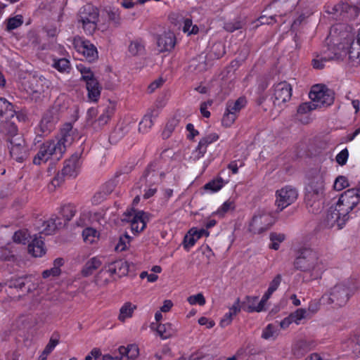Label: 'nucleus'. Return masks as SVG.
Here are the masks:
<instances>
[{
  "mask_svg": "<svg viewBox=\"0 0 360 360\" xmlns=\"http://www.w3.org/2000/svg\"><path fill=\"white\" fill-rule=\"evenodd\" d=\"M281 282V275H277L274 278V279L270 282L269 288L266 292L264 294V300H268L271 295L274 292L280 285Z\"/></svg>",
  "mask_w": 360,
  "mask_h": 360,
  "instance_id": "45",
  "label": "nucleus"
},
{
  "mask_svg": "<svg viewBox=\"0 0 360 360\" xmlns=\"http://www.w3.org/2000/svg\"><path fill=\"white\" fill-rule=\"evenodd\" d=\"M158 115L159 112L157 109H150L139 123V131L146 133L153 125V120Z\"/></svg>",
  "mask_w": 360,
  "mask_h": 360,
  "instance_id": "24",
  "label": "nucleus"
},
{
  "mask_svg": "<svg viewBox=\"0 0 360 360\" xmlns=\"http://www.w3.org/2000/svg\"><path fill=\"white\" fill-rule=\"evenodd\" d=\"M31 277L27 276L11 278L8 281V285L11 288L22 290L31 281Z\"/></svg>",
  "mask_w": 360,
  "mask_h": 360,
  "instance_id": "41",
  "label": "nucleus"
},
{
  "mask_svg": "<svg viewBox=\"0 0 360 360\" xmlns=\"http://www.w3.org/2000/svg\"><path fill=\"white\" fill-rule=\"evenodd\" d=\"M266 302L263 296L259 302L257 297H247L244 309L248 312H260L265 309Z\"/></svg>",
  "mask_w": 360,
  "mask_h": 360,
  "instance_id": "27",
  "label": "nucleus"
},
{
  "mask_svg": "<svg viewBox=\"0 0 360 360\" xmlns=\"http://www.w3.org/2000/svg\"><path fill=\"white\" fill-rule=\"evenodd\" d=\"M63 259L62 258H57L53 262V266L50 269L45 270L42 272V276L44 278L49 277H55L60 274V266L63 265Z\"/></svg>",
  "mask_w": 360,
  "mask_h": 360,
  "instance_id": "38",
  "label": "nucleus"
},
{
  "mask_svg": "<svg viewBox=\"0 0 360 360\" xmlns=\"http://www.w3.org/2000/svg\"><path fill=\"white\" fill-rule=\"evenodd\" d=\"M297 198V191L292 187L286 186L276 192V205L281 211L293 203Z\"/></svg>",
  "mask_w": 360,
  "mask_h": 360,
  "instance_id": "15",
  "label": "nucleus"
},
{
  "mask_svg": "<svg viewBox=\"0 0 360 360\" xmlns=\"http://www.w3.org/2000/svg\"><path fill=\"white\" fill-rule=\"evenodd\" d=\"M187 302L191 305H196L198 304L200 306L205 305L206 301L204 295L202 293H198L196 295H193L189 296L187 298Z\"/></svg>",
  "mask_w": 360,
  "mask_h": 360,
  "instance_id": "59",
  "label": "nucleus"
},
{
  "mask_svg": "<svg viewBox=\"0 0 360 360\" xmlns=\"http://www.w3.org/2000/svg\"><path fill=\"white\" fill-rule=\"evenodd\" d=\"M317 108L313 103V101L311 100L310 102L308 103H304L301 104L297 109V113L298 115H303L307 114L310 111L316 109Z\"/></svg>",
  "mask_w": 360,
  "mask_h": 360,
  "instance_id": "62",
  "label": "nucleus"
},
{
  "mask_svg": "<svg viewBox=\"0 0 360 360\" xmlns=\"http://www.w3.org/2000/svg\"><path fill=\"white\" fill-rule=\"evenodd\" d=\"M27 276H30L32 278L31 281L25 286L27 288V292L29 294H32V298L34 295H37L38 292H41L44 295V301L46 299V293L45 291L44 290L43 282L39 281L32 275H27Z\"/></svg>",
  "mask_w": 360,
  "mask_h": 360,
  "instance_id": "28",
  "label": "nucleus"
},
{
  "mask_svg": "<svg viewBox=\"0 0 360 360\" xmlns=\"http://www.w3.org/2000/svg\"><path fill=\"white\" fill-rule=\"evenodd\" d=\"M158 46L160 51H169L173 49L175 45V36L172 32H165L158 39Z\"/></svg>",
  "mask_w": 360,
  "mask_h": 360,
  "instance_id": "22",
  "label": "nucleus"
},
{
  "mask_svg": "<svg viewBox=\"0 0 360 360\" xmlns=\"http://www.w3.org/2000/svg\"><path fill=\"white\" fill-rule=\"evenodd\" d=\"M131 237L128 234H124L120 237L119 241L115 246L117 251H124L127 249L129 245Z\"/></svg>",
  "mask_w": 360,
  "mask_h": 360,
  "instance_id": "58",
  "label": "nucleus"
},
{
  "mask_svg": "<svg viewBox=\"0 0 360 360\" xmlns=\"http://www.w3.org/2000/svg\"><path fill=\"white\" fill-rule=\"evenodd\" d=\"M119 354L126 356L128 359H135L139 355V349L135 344H131L127 347L121 346L118 348Z\"/></svg>",
  "mask_w": 360,
  "mask_h": 360,
  "instance_id": "35",
  "label": "nucleus"
},
{
  "mask_svg": "<svg viewBox=\"0 0 360 360\" xmlns=\"http://www.w3.org/2000/svg\"><path fill=\"white\" fill-rule=\"evenodd\" d=\"M149 220V214L147 212L131 209L124 214L123 221L130 223L131 230L134 233L143 231Z\"/></svg>",
  "mask_w": 360,
  "mask_h": 360,
  "instance_id": "12",
  "label": "nucleus"
},
{
  "mask_svg": "<svg viewBox=\"0 0 360 360\" xmlns=\"http://www.w3.org/2000/svg\"><path fill=\"white\" fill-rule=\"evenodd\" d=\"M137 308V306L131 302H124L120 308L117 319L122 323H125L129 319H131Z\"/></svg>",
  "mask_w": 360,
  "mask_h": 360,
  "instance_id": "26",
  "label": "nucleus"
},
{
  "mask_svg": "<svg viewBox=\"0 0 360 360\" xmlns=\"http://www.w3.org/2000/svg\"><path fill=\"white\" fill-rule=\"evenodd\" d=\"M53 66L60 72H66L70 68V62L66 58L54 60Z\"/></svg>",
  "mask_w": 360,
  "mask_h": 360,
  "instance_id": "60",
  "label": "nucleus"
},
{
  "mask_svg": "<svg viewBox=\"0 0 360 360\" xmlns=\"http://www.w3.org/2000/svg\"><path fill=\"white\" fill-rule=\"evenodd\" d=\"M79 167V157L77 154L73 155L68 160L65 161L61 171L63 178L75 179L77 177Z\"/></svg>",
  "mask_w": 360,
  "mask_h": 360,
  "instance_id": "19",
  "label": "nucleus"
},
{
  "mask_svg": "<svg viewBox=\"0 0 360 360\" xmlns=\"http://www.w3.org/2000/svg\"><path fill=\"white\" fill-rule=\"evenodd\" d=\"M292 86L287 82H281L274 86L273 103L276 108L282 110L292 97Z\"/></svg>",
  "mask_w": 360,
  "mask_h": 360,
  "instance_id": "11",
  "label": "nucleus"
},
{
  "mask_svg": "<svg viewBox=\"0 0 360 360\" xmlns=\"http://www.w3.org/2000/svg\"><path fill=\"white\" fill-rule=\"evenodd\" d=\"M74 46L77 52L84 56L89 62L95 61L98 58L97 49L90 41L75 39L74 40Z\"/></svg>",
  "mask_w": 360,
  "mask_h": 360,
  "instance_id": "16",
  "label": "nucleus"
},
{
  "mask_svg": "<svg viewBox=\"0 0 360 360\" xmlns=\"http://www.w3.org/2000/svg\"><path fill=\"white\" fill-rule=\"evenodd\" d=\"M44 302V295L38 292L30 300L27 306V310L20 313L16 318L15 322L18 327L25 328L35 326L38 322L34 312L41 308Z\"/></svg>",
  "mask_w": 360,
  "mask_h": 360,
  "instance_id": "6",
  "label": "nucleus"
},
{
  "mask_svg": "<svg viewBox=\"0 0 360 360\" xmlns=\"http://www.w3.org/2000/svg\"><path fill=\"white\" fill-rule=\"evenodd\" d=\"M269 238L271 240L269 248L277 250L280 248V244L285 239V236L282 233L272 232L269 235Z\"/></svg>",
  "mask_w": 360,
  "mask_h": 360,
  "instance_id": "44",
  "label": "nucleus"
},
{
  "mask_svg": "<svg viewBox=\"0 0 360 360\" xmlns=\"http://www.w3.org/2000/svg\"><path fill=\"white\" fill-rule=\"evenodd\" d=\"M297 269L308 274L311 280L321 278L327 269L326 263L319 256L316 251L309 248H302L294 262Z\"/></svg>",
  "mask_w": 360,
  "mask_h": 360,
  "instance_id": "3",
  "label": "nucleus"
},
{
  "mask_svg": "<svg viewBox=\"0 0 360 360\" xmlns=\"http://www.w3.org/2000/svg\"><path fill=\"white\" fill-rule=\"evenodd\" d=\"M218 139H219V136L217 134L212 133V134L207 135L204 138H202L200 141L199 143L201 146H205V148L207 149V147L209 144L217 141Z\"/></svg>",
  "mask_w": 360,
  "mask_h": 360,
  "instance_id": "63",
  "label": "nucleus"
},
{
  "mask_svg": "<svg viewBox=\"0 0 360 360\" xmlns=\"http://www.w3.org/2000/svg\"><path fill=\"white\" fill-rule=\"evenodd\" d=\"M86 89L88 91V98L91 101H97L101 95V86L96 80H91L86 84Z\"/></svg>",
  "mask_w": 360,
  "mask_h": 360,
  "instance_id": "34",
  "label": "nucleus"
},
{
  "mask_svg": "<svg viewBox=\"0 0 360 360\" xmlns=\"http://www.w3.org/2000/svg\"><path fill=\"white\" fill-rule=\"evenodd\" d=\"M336 58H338L336 53L330 55L324 53L323 56H316V57L312 60V65L315 69H322L324 68L326 62Z\"/></svg>",
  "mask_w": 360,
  "mask_h": 360,
  "instance_id": "42",
  "label": "nucleus"
},
{
  "mask_svg": "<svg viewBox=\"0 0 360 360\" xmlns=\"http://www.w3.org/2000/svg\"><path fill=\"white\" fill-rule=\"evenodd\" d=\"M309 98L317 108H324L333 103L334 93L324 85L316 84L312 86Z\"/></svg>",
  "mask_w": 360,
  "mask_h": 360,
  "instance_id": "8",
  "label": "nucleus"
},
{
  "mask_svg": "<svg viewBox=\"0 0 360 360\" xmlns=\"http://www.w3.org/2000/svg\"><path fill=\"white\" fill-rule=\"evenodd\" d=\"M182 31L188 35L196 34L199 31V28L196 25L193 24L191 19L186 18L183 22Z\"/></svg>",
  "mask_w": 360,
  "mask_h": 360,
  "instance_id": "51",
  "label": "nucleus"
},
{
  "mask_svg": "<svg viewBox=\"0 0 360 360\" xmlns=\"http://www.w3.org/2000/svg\"><path fill=\"white\" fill-rule=\"evenodd\" d=\"M212 51L214 56L217 58L222 57L225 53V47L223 44L215 43L212 48Z\"/></svg>",
  "mask_w": 360,
  "mask_h": 360,
  "instance_id": "64",
  "label": "nucleus"
},
{
  "mask_svg": "<svg viewBox=\"0 0 360 360\" xmlns=\"http://www.w3.org/2000/svg\"><path fill=\"white\" fill-rule=\"evenodd\" d=\"M60 214L65 222L71 220L76 213L75 207L73 205L68 204L63 205L60 209Z\"/></svg>",
  "mask_w": 360,
  "mask_h": 360,
  "instance_id": "47",
  "label": "nucleus"
},
{
  "mask_svg": "<svg viewBox=\"0 0 360 360\" xmlns=\"http://www.w3.org/2000/svg\"><path fill=\"white\" fill-rule=\"evenodd\" d=\"M15 115L13 105L4 98H0V119H11Z\"/></svg>",
  "mask_w": 360,
  "mask_h": 360,
  "instance_id": "33",
  "label": "nucleus"
},
{
  "mask_svg": "<svg viewBox=\"0 0 360 360\" xmlns=\"http://www.w3.org/2000/svg\"><path fill=\"white\" fill-rule=\"evenodd\" d=\"M98 16V10L91 4H86L80 8L78 21L86 34H92L96 30Z\"/></svg>",
  "mask_w": 360,
  "mask_h": 360,
  "instance_id": "7",
  "label": "nucleus"
},
{
  "mask_svg": "<svg viewBox=\"0 0 360 360\" xmlns=\"http://www.w3.org/2000/svg\"><path fill=\"white\" fill-rule=\"evenodd\" d=\"M290 315V319H292V321H294L297 325H300L303 319L310 318L308 314V311H307V309L304 308L297 309Z\"/></svg>",
  "mask_w": 360,
  "mask_h": 360,
  "instance_id": "46",
  "label": "nucleus"
},
{
  "mask_svg": "<svg viewBox=\"0 0 360 360\" xmlns=\"http://www.w3.org/2000/svg\"><path fill=\"white\" fill-rule=\"evenodd\" d=\"M94 220L90 213H82L77 221L78 226H86L82 231V236L84 242L89 245L98 243L101 236L100 232L96 228L88 226Z\"/></svg>",
  "mask_w": 360,
  "mask_h": 360,
  "instance_id": "9",
  "label": "nucleus"
},
{
  "mask_svg": "<svg viewBox=\"0 0 360 360\" xmlns=\"http://www.w3.org/2000/svg\"><path fill=\"white\" fill-rule=\"evenodd\" d=\"M246 100L243 97H240L236 101H229L226 103V109L232 112L233 113L238 116L240 111L245 106Z\"/></svg>",
  "mask_w": 360,
  "mask_h": 360,
  "instance_id": "36",
  "label": "nucleus"
},
{
  "mask_svg": "<svg viewBox=\"0 0 360 360\" xmlns=\"http://www.w3.org/2000/svg\"><path fill=\"white\" fill-rule=\"evenodd\" d=\"M156 331L162 339L166 340L174 336L176 333L177 330L174 324L166 323L158 324Z\"/></svg>",
  "mask_w": 360,
  "mask_h": 360,
  "instance_id": "31",
  "label": "nucleus"
},
{
  "mask_svg": "<svg viewBox=\"0 0 360 360\" xmlns=\"http://www.w3.org/2000/svg\"><path fill=\"white\" fill-rule=\"evenodd\" d=\"M8 146L10 155L12 159L22 162L28 155V149L22 135H15L10 138Z\"/></svg>",
  "mask_w": 360,
  "mask_h": 360,
  "instance_id": "14",
  "label": "nucleus"
},
{
  "mask_svg": "<svg viewBox=\"0 0 360 360\" xmlns=\"http://www.w3.org/2000/svg\"><path fill=\"white\" fill-rule=\"evenodd\" d=\"M114 106L112 105H108L103 109L102 114L100 115L99 117L95 122L98 123V126H103L106 124L114 114Z\"/></svg>",
  "mask_w": 360,
  "mask_h": 360,
  "instance_id": "43",
  "label": "nucleus"
},
{
  "mask_svg": "<svg viewBox=\"0 0 360 360\" xmlns=\"http://www.w3.org/2000/svg\"><path fill=\"white\" fill-rule=\"evenodd\" d=\"M115 280V278L114 276L112 275V272L109 271V267L108 264H106L97 274L95 281L97 285L103 286L112 282Z\"/></svg>",
  "mask_w": 360,
  "mask_h": 360,
  "instance_id": "29",
  "label": "nucleus"
},
{
  "mask_svg": "<svg viewBox=\"0 0 360 360\" xmlns=\"http://www.w3.org/2000/svg\"><path fill=\"white\" fill-rule=\"evenodd\" d=\"M102 264V261L98 257H94L89 259L84 266L82 274L84 276H89L99 268Z\"/></svg>",
  "mask_w": 360,
  "mask_h": 360,
  "instance_id": "32",
  "label": "nucleus"
},
{
  "mask_svg": "<svg viewBox=\"0 0 360 360\" xmlns=\"http://www.w3.org/2000/svg\"><path fill=\"white\" fill-rule=\"evenodd\" d=\"M63 112L60 103L56 101L42 117L39 127L43 133H49L60 120Z\"/></svg>",
  "mask_w": 360,
  "mask_h": 360,
  "instance_id": "13",
  "label": "nucleus"
},
{
  "mask_svg": "<svg viewBox=\"0 0 360 360\" xmlns=\"http://www.w3.org/2000/svg\"><path fill=\"white\" fill-rule=\"evenodd\" d=\"M129 51L133 56L141 54L144 51V45L141 41H133L129 45Z\"/></svg>",
  "mask_w": 360,
  "mask_h": 360,
  "instance_id": "52",
  "label": "nucleus"
},
{
  "mask_svg": "<svg viewBox=\"0 0 360 360\" xmlns=\"http://www.w3.org/2000/svg\"><path fill=\"white\" fill-rule=\"evenodd\" d=\"M279 335L277 326L268 324L262 330V338L266 340H275Z\"/></svg>",
  "mask_w": 360,
  "mask_h": 360,
  "instance_id": "37",
  "label": "nucleus"
},
{
  "mask_svg": "<svg viewBox=\"0 0 360 360\" xmlns=\"http://www.w3.org/2000/svg\"><path fill=\"white\" fill-rule=\"evenodd\" d=\"M343 343L346 345V347L357 352L360 355V335L350 334L343 340Z\"/></svg>",
  "mask_w": 360,
  "mask_h": 360,
  "instance_id": "39",
  "label": "nucleus"
},
{
  "mask_svg": "<svg viewBox=\"0 0 360 360\" xmlns=\"http://www.w3.org/2000/svg\"><path fill=\"white\" fill-rule=\"evenodd\" d=\"M360 202V188L348 189L340 197L335 205L328 210L324 225L327 228L341 229L349 219V214Z\"/></svg>",
  "mask_w": 360,
  "mask_h": 360,
  "instance_id": "1",
  "label": "nucleus"
},
{
  "mask_svg": "<svg viewBox=\"0 0 360 360\" xmlns=\"http://www.w3.org/2000/svg\"><path fill=\"white\" fill-rule=\"evenodd\" d=\"M178 124H179V120L176 119V117H173V118L170 119L166 124V126H165L164 130L162 131V138L166 139H168L169 137H170V136L172 135V132L174 131V130L175 129V128L178 125Z\"/></svg>",
  "mask_w": 360,
  "mask_h": 360,
  "instance_id": "48",
  "label": "nucleus"
},
{
  "mask_svg": "<svg viewBox=\"0 0 360 360\" xmlns=\"http://www.w3.org/2000/svg\"><path fill=\"white\" fill-rule=\"evenodd\" d=\"M73 140L72 128L68 124L61 130L59 136L44 142L39 146L37 153L33 158V163L40 165L51 159L58 161L63 158L67 148L72 144Z\"/></svg>",
  "mask_w": 360,
  "mask_h": 360,
  "instance_id": "2",
  "label": "nucleus"
},
{
  "mask_svg": "<svg viewBox=\"0 0 360 360\" xmlns=\"http://www.w3.org/2000/svg\"><path fill=\"white\" fill-rule=\"evenodd\" d=\"M237 117L238 116H236L234 112L233 113L232 112H229L226 109L221 120L222 125L226 127H231L234 123Z\"/></svg>",
  "mask_w": 360,
  "mask_h": 360,
  "instance_id": "57",
  "label": "nucleus"
},
{
  "mask_svg": "<svg viewBox=\"0 0 360 360\" xmlns=\"http://www.w3.org/2000/svg\"><path fill=\"white\" fill-rule=\"evenodd\" d=\"M144 179H163L165 174L160 169V165L158 162L151 163L148 166L143 174Z\"/></svg>",
  "mask_w": 360,
  "mask_h": 360,
  "instance_id": "30",
  "label": "nucleus"
},
{
  "mask_svg": "<svg viewBox=\"0 0 360 360\" xmlns=\"http://www.w3.org/2000/svg\"><path fill=\"white\" fill-rule=\"evenodd\" d=\"M356 282H346L335 285L329 293L322 295V300L327 304H334L342 307L347 304L351 296L359 289Z\"/></svg>",
  "mask_w": 360,
  "mask_h": 360,
  "instance_id": "4",
  "label": "nucleus"
},
{
  "mask_svg": "<svg viewBox=\"0 0 360 360\" xmlns=\"http://www.w3.org/2000/svg\"><path fill=\"white\" fill-rule=\"evenodd\" d=\"M275 223V219L270 213L259 210L253 216L249 230L253 233H260L269 229Z\"/></svg>",
  "mask_w": 360,
  "mask_h": 360,
  "instance_id": "10",
  "label": "nucleus"
},
{
  "mask_svg": "<svg viewBox=\"0 0 360 360\" xmlns=\"http://www.w3.org/2000/svg\"><path fill=\"white\" fill-rule=\"evenodd\" d=\"M1 131L11 136V138L13 136L19 135L17 134V127L13 122H6L3 123L1 126Z\"/></svg>",
  "mask_w": 360,
  "mask_h": 360,
  "instance_id": "55",
  "label": "nucleus"
},
{
  "mask_svg": "<svg viewBox=\"0 0 360 360\" xmlns=\"http://www.w3.org/2000/svg\"><path fill=\"white\" fill-rule=\"evenodd\" d=\"M109 271L112 272L115 278L126 276L129 269V264L124 259H118L108 264Z\"/></svg>",
  "mask_w": 360,
  "mask_h": 360,
  "instance_id": "21",
  "label": "nucleus"
},
{
  "mask_svg": "<svg viewBox=\"0 0 360 360\" xmlns=\"http://www.w3.org/2000/svg\"><path fill=\"white\" fill-rule=\"evenodd\" d=\"M235 204L232 200L225 201L212 215L217 216L219 218H223L227 213L233 211Z\"/></svg>",
  "mask_w": 360,
  "mask_h": 360,
  "instance_id": "40",
  "label": "nucleus"
},
{
  "mask_svg": "<svg viewBox=\"0 0 360 360\" xmlns=\"http://www.w3.org/2000/svg\"><path fill=\"white\" fill-rule=\"evenodd\" d=\"M29 237L30 233L27 230H19L15 232L13 240L16 243L25 244Z\"/></svg>",
  "mask_w": 360,
  "mask_h": 360,
  "instance_id": "54",
  "label": "nucleus"
},
{
  "mask_svg": "<svg viewBox=\"0 0 360 360\" xmlns=\"http://www.w3.org/2000/svg\"><path fill=\"white\" fill-rule=\"evenodd\" d=\"M324 181H308L305 186V202L309 212L317 214L323 208Z\"/></svg>",
  "mask_w": 360,
  "mask_h": 360,
  "instance_id": "5",
  "label": "nucleus"
},
{
  "mask_svg": "<svg viewBox=\"0 0 360 360\" xmlns=\"http://www.w3.org/2000/svg\"><path fill=\"white\" fill-rule=\"evenodd\" d=\"M203 236H208L209 232L204 229H191L187 233V234L185 236L184 239V248L189 250L195 244L197 240Z\"/></svg>",
  "mask_w": 360,
  "mask_h": 360,
  "instance_id": "20",
  "label": "nucleus"
},
{
  "mask_svg": "<svg viewBox=\"0 0 360 360\" xmlns=\"http://www.w3.org/2000/svg\"><path fill=\"white\" fill-rule=\"evenodd\" d=\"M77 69L82 75V79L86 82V84L90 81L91 82V80H96L94 74L89 68H86L82 65H77Z\"/></svg>",
  "mask_w": 360,
  "mask_h": 360,
  "instance_id": "53",
  "label": "nucleus"
},
{
  "mask_svg": "<svg viewBox=\"0 0 360 360\" xmlns=\"http://www.w3.org/2000/svg\"><path fill=\"white\" fill-rule=\"evenodd\" d=\"M347 54L352 61L360 63V29L356 38L349 42Z\"/></svg>",
  "mask_w": 360,
  "mask_h": 360,
  "instance_id": "25",
  "label": "nucleus"
},
{
  "mask_svg": "<svg viewBox=\"0 0 360 360\" xmlns=\"http://www.w3.org/2000/svg\"><path fill=\"white\" fill-rule=\"evenodd\" d=\"M60 219L56 216H51L49 219L44 221H39L37 229L41 233L52 235L57 229L63 226Z\"/></svg>",
  "mask_w": 360,
  "mask_h": 360,
  "instance_id": "18",
  "label": "nucleus"
},
{
  "mask_svg": "<svg viewBox=\"0 0 360 360\" xmlns=\"http://www.w3.org/2000/svg\"><path fill=\"white\" fill-rule=\"evenodd\" d=\"M49 81L43 76L34 75L28 79L25 86L29 94H41L49 89Z\"/></svg>",
  "mask_w": 360,
  "mask_h": 360,
  "instance_id": "17",
  "label": "nucleus"
},
{
  "mask_svg": "<svg viewBox=\"0 0 360 360\" xmlns=\"http://www.w3.org/2000/svg\"><path fill=\"white\" fill-rule=\"evenodd\" d=\"M224 181H208L203 188L205 193L212 194L221 190L224 186Z\"/></svg>",
  "mask_w": 360,
  "mask_h": 360,
  "instance_id": "50",
  "label": "nucleus"
},
{
  "mask_svg": "<svg viewBox=\"0 0 360 360\" xmlns=\"http://www.w3.org/2000/svg\"><path fill=\"white\" fill-rule=\"evenodd\" d=\"M22 18L21 15H16L9 18L7 23V30H13L19 27L22 24Z\"/></svg>",
  "mask_w": 360,
  "mask_h": 360,
  "instance_id": "61",
  "label": "nucleus"
},
{
  "mask_svg": "<svg viewBox=\"0 0 360 360\" xmlns=\"http://www.w3.org/2000/svg\"><path fill=\"white\" fill-rule=\"evenodd\" d=\"M28 252L33 257H41L46 254V250L43 238L34 236L31 243L28 245Z\"/></svg>",
  "mask_w": 360,
  "mask_h": 360,
  "instance_id": "23",
  "label": "nucleus"
},
{
  "mask_svg": "<svg viewBox=\"0 0 360 360\" xmlns=\"http://www.w3.org/2000/svg\"><path fill=\"white\" fill-rule=\"evenodd\" d=\"M322 304H327L323 302L322 297L320 299L311 300L309 302L308 308L306 309L309 316L311 317L312 315L316 314L320 310Z\"/></svg>",
  "mask_w": 360,
  "mask_h": 360,
  "instance_id": "49",
  "label": "nucleus"
},
{
  "mask_svg": "<svg viewBox=\"0 0 360 360\" xmlns=\"http://www.w3.org/2000/svg\"><path fill=\"white\" fill-rule=\"evenodd\" d=\"M105 187L107 189L106 191H103V193L98 192L94 196L93 202L94 203H99L105 195L110 194L112 191L113 185L111 182L108 181L105 184Z\"/></svg>",
  "mask_w": 360,
  "mask_h": 360,
  "instance_id": "56",
  "label": "nucleus"
}]
</instances>
